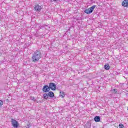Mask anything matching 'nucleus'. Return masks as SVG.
I'll return each mask as SVG.
<instances>
[{"label":"nucleus","mask_w":128,"mask_h":128,"mask_svg":"<svg viewBox=\"0 0 128 128\" xmlns=\"http://www.w3.org/2000/svg\"><path fill=\"white\" fill-rule=\"evenodd\" d=\"M42 58V51H40V50H36L32 54V62H38Z\"/></svg>","instance_id":"1"},{"label":"nucleus","mask_w":128,"mask_h":128,"mask_svg":"<svg viewBox=\"0 0 128 128\" xmlns=\"http://www.w3.org/2000/svg\"><path fill=\"white\" fill-rule=\"evenodd\" d=\"M96 8V5H94L88 9H86L84 10V12L87 14H92V12H94V10Z\"/></svg>","instance_id":"2"},{"label":"nucleus","mask_w":128,"mask_h":128,"mask_svg":"<svg viewBox=\"0 0 128 128\" xmlns=\"http://www.w3.org/2000/svg\"><path fill=\"white\" fill-rule=\"evenodd\" d=\"M48 96L52 98H54V92H50L48 94L45 93L43 94V98L44 100H48Z\"/></svg>","instance_id":"3"},{"label":"nucleus","mask_w":128,"mask_h":128,"mask_svg":"<svg viewBox=\"0 0 128 128\" xmlns=\"http://www.w3.org/2000/svg\"><path fill=\"white\" fill-rule=\"evenodd\" d=\"M11 122L12 126H14L15 128H18L20 126V124L18 123V122L16 121V120L12 118L11 119Z\"/></svg>","instance_id":"4"},{"label":"nucleus","mask_w":128,"mask_h":128,"mask_svg":"<svg viewBox=\"0 0 128 128\" xmlns=\"http://www.w3.org/2000/svg\"><path fill=\"white\" fill-rule=\"evenodd\" d=\"M49 88L52 90H56V85L54 82H50L49 84Z\"/></svg>","instance_id":"5"},{"label":"nucleus","mask_w":128,"mask_h":128,"mask_svg":"<svg viewBox=\"0 0 128 128\" xmlns=\"http://www.w3.org/2000/svg\"><path fill=\"white\" fill-rule=\"evenodd\" d=\"M42 90L44 92H48L50 90V88L48 85H44L43 86Z\"/></svg>","instance_id":"6"},{"label":"nucleus","mask_w":128,"mask_h":128,"mask_svg":"<svg viewBox=\"0 0 128 128\" xmlns=\"http://www.w3.org/2000/svg\"><path fill=\"white\" fill-rule=\"evenodd\" d=\"M34 8L35 10H36V12H40V10H42V6L37 4L35 6Z\"/></svg>","instance_id":"7"},{"label":"nucleus","mask_w":128,"mask_h":128,"mask_svg":"<svg viewBox=\"0 0 128 128\" xmlns=\"http://www.w3.org/2000/svg\"><path fill=\"white\" fill-rule=\"evenodd\" d=\"M122 6H124V8H126L128 6V0H124L122 2Z\"/></svg>","instance_id":"8"},{"label":"nucleus","mask_w":128,"mask_h":128,"mask_svg":"<svg viewBox=\"0 0 128 128\" xmlns=\"http://www.w3.org/2000/svg\"><path fill=\"white\" fill-rule=\"evenodd\" d=\"M94 120L96 122H100V116H96L94 118Z\"/></svg>","instance_id":"9"},{"label":"nucleus","mask_w":128,"mask_h":128,"mask_svg":"<svg viewBox=\"0 0 128 128\" xmlns=\"http://www.w3.org/2000/svg\"><path fill=\"white\" fill-rule=\"evenodd\" d=\"M104 68L106 70H110V64H106L104 65Z\"/></svg>","instance_id":"10"},{"label":"nucleus","mask_w":128,"mask_h":128,"mask_svg":"<svg viewBox=\"0 0 128 128\" xmlns=\"http://www.w3.org/2000/svg\"><path fill=\"white\" fill-rule=\"evenodd\" d=\"M60 96H62V98H64V91H60Z\"/></svg>","instance_id":"11"},{"label":"nucleus","mask_w":128,"mask_h":128,"mask_svg":"<svg viewBox=\"0 0 128 128\" xmlns=\"http://www.w3.org/2000/svg\"><path fill=\"white\" fill-rule=\"evenodd\" d=\"M112 92L113 94H118V90L116 89H114L113 90H112Z\"/></svg>","instance_id":"12"},{"label":"nucleus","mask_w":128,"mask_h":128,"mask_svg":"<svg viewBox=\"0 0 128 128\" xmlns=\"http://www.w3.org/2000/svg\"><path fill=\"white\" fill-rule=\"evenodd\" d=\"M3 104H4V101H2V100H0V108H2Z\"/></svg>","instance_id":"13"},{"label":"nucleus","mask_w":128,"mask_h":128,"mask_svg":"<svg viewBox=\"0 0 128 128\" xmlns=\"http://www.w3.org/2000/svg\"><path fill=\"white\" fill-rule=\"evenodd\" d=\"M30 100H34V102H36V100L34 99V96H30Z\"/></svg>","instance_id":"14"},{"label":"nucleus","mask_w":128,"mask_h":128,"mask_svg":"<svg viewBox=\"0 0 128 128\" xmlns=\"http://www.w3.org/2000/svg\"><path fill=\"white\" fill-rule=\"evenodd\" d=\"M119 127L120 128H124V124H119Z\"/></svg>","instance_id":"15"},{"label":"nucleus","mask_w":128,"mask_h":128,"mask_svg":"<svg viewBox=\"0 0 128 128\" xmlns=\"http://www.w3.org/2000/svg\"><path fill=\"white\" fill-rule=\"evenodd\" d=\"M87 124H88V126H92V124L90 123L89 122H88L87 123Z\"/></svg>","instance_id":"16"},{"label":"nucleus","mask_w":128,"mask_h":128,"mask_svg":"<svg viewBox=\"0 0 128 128\" xmlns=\"http://www.w3.org/2000/svg\"><path fill=\"white\" fill-rule=\"evenodd\" d=\"M26 128H30V124H28Z\"/></svg>","instance_id":"17"},{"label":"nucleus","mask_w":128,"mask_h":128,"mask_svg":"<svg viewBox=\"0 0 128 128\" xmlns=\"http://www.w3.org/2000/svg\"><path fill=\"white\" fill-rule=\"evenodd\" d=\"M54 2H56L58 0H53Z\"/></svg>","instance_id":"18"}]
</instances>
